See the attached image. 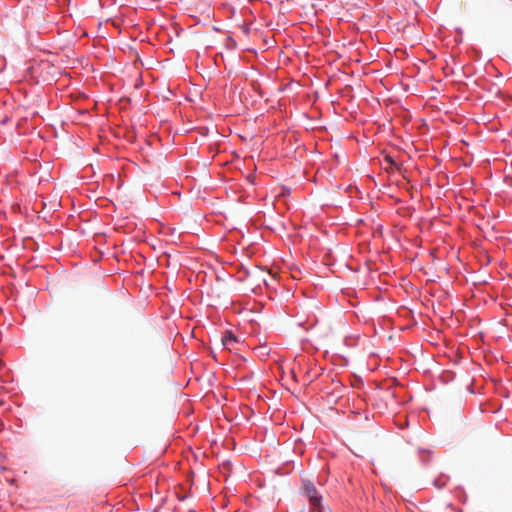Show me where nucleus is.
<instances>
[{
  "label": "nucleus",
  "instance_id": "nucleus-1",
  "mask_svg": "<svg viewBox=\"0 0 512 512\" xmlns=\"http://www.w3.org/2000/svg\"><path fill=\"white\" fill-rule=\"evenodd\" d=\"M303 489H304V492H305L307 498L309 499L312 509L314 511L324 512V508L321 505L322 497H321V495H319V493H318L317 489L315 488V486L313 485V483H311L309 481H305L303 483Z\"/></svg>",
  "mask_w": 512,
  "mask_h": 512
},
{
  "label": "nucleus",
  "instance_id": "nucleus-2",
  "mask_svg": "<svg viewBox=\"0 0 512 512\" xmlns=\"http://www.w3.org/2000/svg\"><path fill=\"white\" fill-rule=\"evenodd\" d=\"M223 345L228 349L232 350L234 348V344L237 342V337L232 332H226L224 337L222 338Z\"/></svg>",
  "mask_w": 512,
  "mask_h": 512
},
{
  "label": "nucleus",
  "instance_id": "nucleus-3",
  "mask_svg": "<svg viewBox=\"0 0 512 512\" xmlns=\"http://www.w3.org/2000/svg\"><path fill=\"white\" fill-rule=\"evenodd\" d=\"M384 161L389 164V168L396 170L400 169L396 161L390 155H386L384 157Z\"/></svg>",
  "mask_w": 512,
  "mask_h": 512
}]
</instances>
